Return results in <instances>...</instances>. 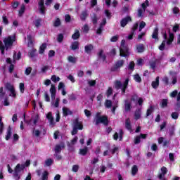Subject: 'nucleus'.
<instances>
[{
    "label": "nucleus",
    "mask_w": 180,
    "mask_h": 180,
    "mask_svg": "<svg viewBox=\"0 0 180 180\" xmlns=\"http://www.w3.org/2000/svg\"><path fill=\"white\" fill-rule=\"evenodd\" d=\"M26 167H30V160H27L25 161V163L24 165L18 164L15 169H14V173H13V178L15 180H19L20 179V175L19 174L20 172H22V171H24L25 168Z\"/></svg>",
    "instance_id": "nucleus-1"
},
{
    "label": "nucleus",
    "mask_w": 180,
    "mask_h": 180,
    "mask_svg": "<svg viewBox=\"0 0 180 180\" xmlns=\"http://www.w3.org/2000/svg\"><path fill=\"white\" fill-rule=\"evenodd\" d=\"M73 129L71 131L72 136H75L78 134V130H84V124L79 121V118L77 117L72 121Z\"/></svg>",
    "instance_id": "nucleus-2"
},
{
    "label": "nucleus",
    "mask_w": 180,
    "mask_h": 180,
    "mask_svg": "<svg viewBox=\"0 0 180 180\" xmlns=\"http://www.w3.org/2000/svg\"><path fill=\"white\" fill-rule=\"evenodd\" d=\"M94 122L96 126H98L100 123H102L104 126H108L109 124V120L108 119V116H101V112H96L94 117Z\"/></svg>",
    "instance_id": "nucleus-3"
},
{
    "label": "nucleus",
    "mask_w": 180,
    "mask_h": 180,
    "mask_svg": "<svg viewBox=\"0 0 180 180\" xmlns=\"http://www.w3.org/2000/svg\"><path fill=\"white\" fill-rule=\"evenodd\" d=\"M129 81L130 79L127 78L123 84L122 82L117 80L115 82V89H121L122 95H124L126 94V89H127V86H129Z\"/></svg>",
    "instance_id": "nucleus-4"
},
{
    "label": "nucleus",
    "mask_w": 180,
    "mask_h": 180,
    "mask_svg": "<svg viewBox=\"0 0 180 180\" xmlns=\"http://www.w3.org/2000/svg\"><path fill=\"white\" fill-rule=\"evenodd\" d=\"M126 41L124 39H122L121 41V45L120 47V57H129L130 56V52L129 51V47L125 45Z\"/></svg>",
    "instance_id": "nucleus-5"
},
{
    "label": "nucleus",
    "mask_w": 180,
    "mask_h": 180,
    "mask_svg": "<svg viewBox=\"0 0 180 180\" xmlns=\"http://www.w3.org/2000/svg\"><path fill=\"white\" fill-rule=\"evenodd\" d=\"M3 41L4 43V46L6 47V51H8V50H9V49H11V47H12V46H13V43H15V41H16V36L15 35L8 36V37L4 38Z\"/></svg>",
    "instance_id": "nucleus-6"
},
{
    "label": "nucleus",
    "mask_w": 180,
    "mask_h": 180,
    "mask_svg": "<svg viewBox=\"0 0 180 180\" xmlns=\"http://www.w3.org/2000/svg\"><path fill=\"white\" fill-rule=\"evenodd\" d=\"M123 65H124V60L122 59L117 60L115 65L110 68L111 72H116L117 71H119V69L122 68Z\"/></svg>",
    "instance_id": "nucleus-7"
},
{
    "label": "nucleus",
    "mask_w": 180,
    "mask_h": 180,
    "mask_svg": "<svg viewBox=\"0 0 180 180\" xmlns=\"http://www.w3.org/2000/svg\"><path fill=\"white\" fill-rule=\"evenodd\" d=\"M161 173L158 175V178L160 180H168L167 177H165V175H167V173L168 172V169L165 167H161Z\"/></svg>",
    "instance_id": "nucleus-8"
},
{
    "label": "nucleus",
    "mask_w": 180,
    "mask_h": 180,
    "mask_svg": "<svg viewBox=\"0 0 180 180\" xmlns=\"http://www.w3.org/2000/svg\"><path fill=\"white\" fill-rule=\"evenodd\" d=\"M129 22H133V19L130 15H127V17L122 18L120 20V26L121 27H126V25L129 23Z\"/></svg>",
    "instance_id": "nucleus-9"
},
{
    "label": "nucleus",
    "mask_w": 180,
    "mask_h": 180,
    "mask_svg": "<svg viewBox=\"0 0 180 180\" xmlns=\"http://www.w3.org/2000/svg\"><path fill=\"white\" fill-rule=\"evenodd\" d=\"M38 6L40 13H41V15H46V6H44V0H39Z\"/></svg>",
    "instance_id": "nucleus-10"
},
{
    "label": "nucleus",
    "mask_w": 180,
    "mask_h": 180,
    "mask_svg": "<svg viewBox=\"0 0 180 180\" xmlns=\"http://www.w3.org/2000/svg\"><path fill=\"white\" fill-rule=\"evenodd\" d=\"M64 149L65 148V143H64V142H61L60 144H57L55 146V153L56 154H60V153H61V149Z\"/></svg>",
    "instance_id": "nucleus-11"
},
{
    "label": "nucleus",
    "mask_w": 180,
    "mask_h": 180,
    "mask_svg": "<svg viewBox=\"0 0 180 180\" xmlns=\"http://www.w3.org/2000/svg\"><path fill=\"white\" fill-rule=\"evenodd\" d=\"M49 91L51 92V99H56V94H57L56 86L54 84H51Z\"/></svg>",
    "instance_id": "nucleus-12"
},
{
    "label": "nucleus",
    "mask_w": 180,
    "mask_h": 180,
    "mask_svg": "<svg viewBox=\"0 0 180 180\" xmlns=\"http://www.w3.org/2000/svg\"><path fill=\"white\" fill-rule=\"evenodd\" d=\"M37 56H39V53H37V49H32L28 52V57H30V58H34V57H37Z\"/></svg>",
    "instance_id": "nucleus-13"
},
{
    "label": "nucleus",
    "mask_w": 180,
    "mask_h": 180,
    "mask_svg": "<svg viewBox=\"0 0 180 180\" xmlns=\"http://www.w3.org/2000/svg\"><path fill=\"white\" fill-rule=\"evenodd\" d=\"M124 110L125 112H130L131 110V103L129 100L124 101Z\"/></svg>",
    "instance_id": "nucleus-14"
},
{
    "label": "nucleus",
    "mask_w": 180,
    "mask_h": 180,
    "mask_svg": "<svg viewBox=\"0 0 180 180\" xmlns=\"http://www.w3.org/2000/svg\"><path fill=\"white\" fill-rule=\"evenodd\" d=\"M92 50H94V45L92 44L86 45L84 46V53H86V54H91Z\"/></svg>",
    "instance_id": "nucleus-15"
},
{
    "label": "nucleus",
    "mask_w": 180,
    "mask_h": 180,
    "mask_svg": "<svg viewBox=\"0 0 180 180\" xmlns=\"http://www.w3.org/2000/svg\"><path fill=\"white\" fill-rule=\"evenodd\" d=\"M152 87L154 89H157V88H158V86H160V77H157L155 78V81H153L152 82Z\"/></svg>",
    "instance_id": "nucleus-16"
},
{
    "label": "nucleus",
    "mask_w": 180,
    "mask_h": 180,
    "mask_svg": "<svg viewBox=\"0 0 180 180\" xmlns=\"http://www.w3.org/2000/svg\"><path fill=\"white\" fill-rule=\"evenodd\" d=\"M62 110H63V116L65 117L72 115V111H71L68 108L63 107Z\"/></svg>",
    "instance_id": "nucleus-17"
},
{
    "label": "nucleus",
    "mask_w": 180,
    "mask_h": 180,
    "mask_svg": "<svg viewBox=\"0 0 180 180\" xmlns=\"http://www.w3.org/2000/svg\"><path fill=\"white\" fill-rule=\"evenodd\" d=\"M88 147L85 146L84 148H80L79 151V154L80 155H83V157H85L88 154Z\"/></svg>",
    "instance_id": "nucleus-18"
},
{
    "label": "nucleus",
    "mask_w": 180,
    "mask_h": 180,
    "mask_svg": "<svg viewBox=\"0 0 180 180\" xmlns=\"http://www.w3.org/2000/svg\"><path fill=\"white\" fill-rule=\"evenodd\" d=\"M46 119L49 120L50 124H54V117H53V113L51 112H48Z\"/></svg>",
    "instance_id": "nucleus-19"
},
{
    "label": "nucleus",
    "mask_w": 180,
    "mask_h": 180,
    "mask_svg": "<svg viewBox=\"0 0 180 180\" xmlns=\"http://www.w3.org/2000/svg\"><path fill=\"white\" fill-rule=\"evenodd\" d=\"M12 137V127L9 126L7 129L6 140L8 141Z\"/></svg>",
    "instance_id": "nucleus-20"
},
{
    "label": "nucleus",
    "mask_w": 180,
    "mask_h": 180,
    "mask_svg": "<svg viewBox=\"0 0 180 180\" xmlns=\"http://www.w3.org/2000/svg\"><path fill=\"white\" fill-rule=\"evenodd\" d=\"M79 37H81V33H79V30H75V33L72 35V39H73V40H78Z\"/></svg>",
    "instance_id": "nucleus-21"
},
{
    "label": "nucleus",
    "mask_w": 180,
    "mask_h": 180,
    "mask_svg": "<svg viewBox=\"0 0 180 180\" xmlns=\"http://www.w3.org/2000/svg\"><path fill=\"white\" fill-rule=\"evenodd\" d=\"M141 117V109L139 108L136 110L134 112V119L135 120H139Z\"/></svg>",
    "instance_id": "nucleus-22"
},
{
    "label": "nucleus",
    "mask_w": 180,
    "mask_h": 180,
    "mask_svg": "<svg viewBox=\"0 0 180 180\" xmlns=\"http://www.w3.org/2000/svg\"><path fill=\"white\" fill-rule=\"evenodd\" d=\"M174 35L173 33L169 32V39L167 41V44L168 46H171L172 44V41H174Z\"/></svg>",
    "instance_id": "nucleus-23"
},
{
    "label": "nucleus",
    "mask_w": 180,
    "mask_h": 180,
    "mask_svg": "<svg viewBox=\"0 0 180 180\" xmlns=\"http://www.w3.org/2000/svg\"><path fill=\"white\" fill-rule=\"evenodd\" d=\"M70 49L71 50H74V51L78 50V49H79V42L77 41L72 42L70 46Z\"/></svg>",
    "instance_id": "nucleus-24"
},
{
    "label": "nucleus",
    "mask_w": 180,
    "mask_h": 180,
    "mask_svg": "<svg viewBox=\"0 0 180 180\" xmlns=\"http://www.w3.org/2000/svg\"><path fill=\"white\" fill-rule=\"evenodd\" d=\"M125 127L127 130H129V131H131V124L130 122V118H127L125 121Z\"/></svg>",
    "instance_id": "nucleus-25"
},
{
    "label": "nucleus",
    "mask_w": 180,
    "mask_h": 180,
    "mask_svg": "<svg viewBox=\"0 0 180 180\" xmlns=\"http://www.w3.org/2000/svg\"><path fill=\"white\" fill-rule=\"evenodd\" d=\"M88 16H89V14L86 10L82 11L80 15L81 20L82 21L86 20V18H88Z\"/></svg>",
    "instance_id": "nucleus-26"
},
{
    "label": "nucleus",
    "mask_w": 180,
    "mask_h": 180,
    "mask_svg": "<svg viewBox=\"0 0 180 180\" xmlns=\"http://www.w3.org/2000/svg\"><path fill=\"white\" fill-rule=\"evenodd\" d=\"M46 49H47V44L46 43L42 44L39 47V54H44Z\"/></svg>",
    "instance_id": "nucleus-27"
},
{
    "label": "nucleus",
    "mask_w": 180,
    "mask_h": 180,
    "mask_svg": "<svg viewBox=\"0 0 180 180\" xmlns=\"http://www.w3.org/2000/svg\"><path fill=\"white\" fill-rule=\"evenodd\" d=\"M25 11H26V6H25V4H22L20 10L18 11V16L22 17L25 13Z\"/></svg>",
    "instance_id": "nucleus-28"
},
{
    "label": "nucleus",
    "mask_w": 180,
    "mask_h": 180,
    "mask_svg": "<svg viewBox=\"0 0 180 180\" xmlns=\"http://www.w3.org/2000/svg\"><path fill=\"white\" fill-rule=\"evenodd\" d=\"M152 39H155L158 41V28H155L152 34Z\"/></svg>",
    "instance_id": "nucleus-29"
},
{
    "label": "nucleus",
    "mask_w": 180,
    "mask_h": 180,
    "mask_svg": "<svg viewBox=\"0 0 180 180\" xmlns=\"http://www.w3.org/2000/svg\"><path fill=\"white\" fill-rule=\"evenodd\" d=\"M98 56L100 58H102L103 61H106V56L105 54H103V50H100L98 53Z\"/></svg>",
    "instance_id": "nucleus-30"
},
{
    "label": "nucleus",
    "mask_w": 180,
    "mask_h": 180,
    "mask_svg": "<svg viewBox=\"0 0 180 180\" xmlns=\"http://www.w3.org/2000/svg\"><path fill=\"white\" fill-rule=\"evenodd\" d=\"M136 49L138 53H143L144 52V45L143 44H140L136 46Z\"/></svg>",
    "instance_id": "nucleus-31"
},
{
    "label": "nucleus",
    "mask_w": 180,
    "mask_h": 180,
    "mask_svg": "<svg viewBox=\"0 0 180 180\" xmlns=\"http://www.w3.org/2000/svg\"><path fill=\"white\" fill-rule=\"evenodd\" d=\"M153 112H154V106L150 105V108L147 109L146 117H148V116H150Z\"/></svg>",
    "instance_id": "nucleus-32"
},
{
    "label": "nucleus",
    "mask_w": 180,
    "mask_h": 180,
    "mask_svg": "<svg viewBox=\"0 0 180 180\" xmlns=\"http://www.w3.org/2000/svg\"><path fill=\"white\" fill-rule=\"evenodd\" d=\"M20 58H22V53H20V51H18L16 55V51H14L13 60H20Z\"/></svg>",
    "instance_id": "nucleus-33"
},
{
    "label": "nucleus",
    "mask_w": 180,
    "mask_h": 180,
    "mask_svg": "<svg viewBox=\"0 0 180 180\" xmlns=\"http://www.w3.org/2000/svg\"><path fill=\"white\" fill-rule=\"evenodd\" d=\"M168 106V99H162L160 103L162 108H167Z\"/></svg>",
    "instance_id": "nucleus-34"
},
{
    "label": "nucleus",
    "mask_w": 180,
    "mask_h": 180,
    "mask_svg": "<svg viewBox=\"0 0 180 180\" xmlns=\"http://www.w3.org/2000/svg\"><path fill=\"white\" fill-rule=\"evenodd\" d=\"M91 19L93 25H96V23H98V16L96 13L93 14V16L91 17Z\"/></svg>",
    "instance_id": "nucleus-35"
},
{
    "label": "nucleus",
    "mask_w": 180,
    "mask_h": 180,
    "mask_svg": "<svg viewBox=\"0 0 180 180\" xmlns=\"http://www.w3.org/2000/svg\"><path fill=\"white\" fill-rule=\"evenodd\" d=\"M134 67H136L134 61H131L128 65V70L129 71H134Z\"/></svg>",
    "instance_id": "nucleus-36"
},
{
    "label": "nucleus",
    "mask_w": 180,
    "mask_h": 180,
    "mask_svg": "<svg viewBox=\"0 0 180 180\" xmlns=\"http://www.w3.org/2000/svg\"><path fill=\"white\" fill-rule=\"evenodd\" d=\"M68 60L69 63H72V64H75L77 63V58L70 56L68 57Z\"/></svg>",
    "instance_id": "nucleus-37"
},
{
    "label": "nucleus",
    "mask_w": 180,
    "mask_h": 180,
    "mask_svg": "<svg viewBox=\"0 0 180 180\" xmlns=\"http://www.w3.org/2000/svg\"><path fill=\"white\" fill-rule=\"evenodd\" d=\"M64 40V34H58L57 37V41L58 43H63Z\"/></svg>",
    "instance_id": "nucleus-38"
},
{
    "label": "nucleus",
    "mask_w": 180,
    "mask_h": 180,
    "mask_svg": "<svg viewBox=\"0 0 180 180\" xmlns=\"http://www.w3.org/2000/svg\"><path fill=\"white\" fill-rule=\"evenodd\" d=\"M137 172H139V167L137 165H134L131 168V174L134 176Z\"/></svg>",
    "instance_id": "nucleus-39"
},
{
    "label": "nucleus",
    "mask_w": 180,
    "mask_h": 180,
    "mask_svg": "<svg viewBox=\"0 0 180 180\" xmlns=\"http://www.w3.org/2000/svg\"><path fill=\"white\" fill-rule=\"evenodd\" d=\"M34 25H35V27H40L41 26V18L35 20Z\"/></svg>",
    "instance_id": "nucleus-40"
},
{
    "label": "nucleus",
    "mask_w": 180,
    "mask_h": 180,
    "mask_svg": "<svg viewBox=\"0 0 180 180\" xmlns=\"http://www.w3.org/2000/svg\"><path fill=\"white\" fill-rule=\"evenodd\" d=\"M105 94L107 98H109V96H111V95H113V89L112 87H108Z\"/></svg>",
    "instance_id": "nucleus-41"
},
{
    "label": "nucleus",
    "mask_w": 180,
    "mask_h": 180,
    "mask_svg": "<svg viewBox=\"0 0 180 180\" xmlns=\"http://www.w3.org/2000/svg\"><path fill=\"white\" fill-rule=\"evenodd\" d=\"M53 162H54V160L51 158H49L45 161L46 167H51V165H53Z\"/></svg>",
    "instance_id": "nucleus-42"
},
{
    "label": "nucleus",
    "mask_w": 180,
    "mask_h": 180,
    "mask_svg": "<svg viewBox=\"0 0 180 180\" xmlns=\"http://www.w3.org/2000/svg\"><path fill=\"white\" fill-rule=\"evenodd\" d=\"M167 44V41L163 40L160 46H159V50L160 51H164L165 50V44Z\"/></svg>",
    "instance_id": "nucleus-43"
},
{
    "label": "nucleus",
    "mask_w": 180,
    "mask_h": 180,
    "mask_svg": "<svg viewBox=\"0 0 180 180\" xmlns=\"http://www.w3.org/2000/svg\"><path fill=\"white\" fill-rule=\"evenodd\" d=\"M61 25V20H60V18H56V20L54 21L53 22V26L54 27H58V26Z\"/></svg>",
    "instance_id": "nucleus-44"
},
{
    "label": "nucleus",
    "mask_w": 180,
    "mask_h": 180,
    "mask_svg": "<svg viewBox=\"0 0 180 180\" xmlns=\"http://www.w3.org/2000/svg\"><path fill=\"white\" fill-rule=\"evenodd\" d=\"M162 81L165 85L168 86L169 85V78L168 77L165 76L162 79Z\"/></svg>",
    "instance_id": "nucleus-45"
},
{
    "label": "nucleus",
    "mask_w": 180,
    "mask_h": 180,
    "mask_svg": "<svg viewBox=\"0 0 180 180\" xmlns=\"http://www.w3.org/2000/svg\"><path fill=\"white\" fill-rule=\"evenodd\" d=\"M134 81H136V82H139V83L141 82V77H140V75L137 73L134 75Z\"/></svg>",
    "instance_id": "nucleus-46"
},
{
    "label": "nucleus",
    "mask_w": 180,
    "mask_h": 180,
    "mask_svg": "<svg viewBox=\"0 0 180 180\" xmlns=\"http://www.w3.org/2000/svg\"><path fill=\"white\" fill-rule=\"evenodd\" d=\"M42 180H48L49 179V172L48 171H44L42 174Z\"/></svg>",
    "instance_id": "nucleus-47"
},
{
    "label": "nucleus",
    "mask_w": 180,
    "mask_h": 180,
    "mask_svg": "<svg viewBox=\"0 0 180 180\" xmlns=\"http://www.w3.org/2000/svg\"><path fill=\"white\" fill-rule=\"evenodd\" d=\"M27 38L28 40V46H33V38L32 37V35L28 34Z\"/></svg>",
    "instance_id": "nucleus-48"
},
{
    "label": "nucleus",
    "mask_w": 180,
    "mask_h": 180,
    "mask_svg": "<svg viewBox=\"0 0 180 180\" xmlns=\"http://www.w3.org/2000/svg\"><path fill=\"white\" fill-rule=\"evenodd\" d=\"M5 86H6V89H8V91H11L12 89H15V87H13V85H12L9 82L6 83Z\"/></svg>",
    "instance_id": "nucleus-49"
},
{
    "label": "nucleus",
    "mask_w": 180,
    "mask_h": 180,
    "mask_svg": "<svg viewBox=\"0 0 180 180\" xmlns=\"http://www.w3.org/2000/svg\"><path fill=\"white\" fill-rule=\"evenodd\" d=\"M6 93L4 91V87L0 88V101H2L4 98H5V95Z\"/></svg>",
    "instance_id": "nucleus-50"
},
{
    "label": "nucleus",
    "mask_w": 180,
    "mask_h": 180,
    "mask_svg": "<svg viewBox=\"0 0 180 180\" xmlns=\"http://www.w3.org/2000/svg\"><path fill=\"white\" fill-rule=\"evenodd\" d=\"M105 106L108 109L112 108V101H110V100H105Z\"/></svg>",
    "instance_id": "nucleus-51"
},
{
    "label": "nucleus",
    "mask_w": 180,
    "mask_h": 180,
    "mask_svg": "<svg viewBox=\"0 0 180 180\" xmlns=\"http://www.w3.org/2000/svg\"><path fill=\"white\" fill-rule=\"evenodd\" d=\"M148 0H146L144 3L141 4L142 9H143V12H146V9H147V6H148Z\"/></svg>",
    "instance_id": "nucleus-52"
},
{
    "label": "nucleus",
    "mask_w": 180,
    "mask_h": 180,
    "mask_svg": "<svg viewBox=\"0 0 180 180\" xmlns=\"http://www.w3.org/2000/svg\"><path fill=\"white\" fill-rule=\"evenodd\" d=\"M150 68H152L153 71H155V67L157 65V62L155 61H151L149 63Z\"/></svg>",
    "instance_id": "nucleus-53"
},
{
    "label": "nucleus",
    "mask_w": 180,
    "mask_h": 180,
    "mask_svg": "<svg viewBox=\"0 0 180 180\" xmlns=\"http://www.w3.org/2000/svg\"><path fill=\"white\" fill-rule=\"evenodd\" d=\"M4 122H2V117H0V134H2V133H4Z\"/></svg>",
    "instance_id": "nucleus-54"
},
{
    "label": "nucleus",
    "mask_w": 180,
    "mask_h": 180,
    "mask_svg": "<svg viewBox=\"0 0 180 180\" xmlns=\"http://www.w3.org/2000/svg\"><path fill=\"white\" fill-rule=\"evenodd\" d=\"M172 118L174 120H178V117H179V114L177 112H173L171 115Z\"/></svg>",
    "instance_id": "nucleus-55"
},
{
    "label": "nucleus",
    "mask_w": 180,
    "mask_h": 180,
    "mask_svg": "<svg viewBox=\"0 0 180 180\" xmlns=\"http://www.w3.org/2000/svg\"><path fill=\"white\" fill-rule=\"evenodd\" d=\"M117 40H119V35H117V34L112 37L110 39L111 43H116V41H117Z\"/></svg>",
    "instance_id": "nucleus-56"
},
{
    "label": "nucleus",
    "mask_w": 180,
    "mask_h": 180,
    "mask_svg": "<svg viewBox=\"0 0 180 180\" xmlns=\"http://www.w3.org/2000/svg\"><path fill=\"white\" fill-rule=\"evenodd\" d=\"M137 29H139V22H136L134 25L131 32H132L133 33H136V30H137Z\"/></svg>",
    "instance_id": "nucleus-57"
},
{
    "label": "nucleus",
    "mask_w": 180,
    "mask_h": 180,
    "mask_svg": "<svg viewBox=\"0 0 180 180\" xmlns=\"http://www.w3.org/2000/svg\"><path fill=\"white\" fill-rule=\"evenodd\" d=\"M144 10L139 8L138 10V13H137V16L138 18H143V14L144 13Z\"/></svg>",
    "instance_id": "nucleus-58"
},
{
    "label": "nucleus",
    "mask_w": 180,
    "mask_h": 180,
    "mask_svg": "<svg viewBox=\"0 0 180 180\" xmlns=\"http://www.w3.org/2000/svg\"><path fill=\"white\" fill-rule=\"evenodd\" d=\"M51 79L53 82H58V81H60V77L56 75H52Z\"/></svg>",
    "instance_id": "nucleus-59"
},
{
    "label": "nucleus",
    "mask_w": 180,
    "mask_h": 180,
    "mask_svg": "<svg viewBox=\"0 0 180 180\" xmlns=\"http://www.w3.org/2000/svg\"><path fill=\"white\" fill-rule=\"evenodd\" d=\"M144 27H146V22L141 21L139 25V32H141Z\"/></svg>",
    "instance_id": "nucleus-60"
},
{
    "label": "nucleus",
    "mask_w": 180,
    "mask_h": 180,
    "mask_svg": "<svg viewBox=\"0 0 180 180\" xmlns=\"http://www.w3.org/2000/svg\"><path fill=\"white\" fill-rule=\"evenodd\" d=\"M141 141V138L139 136H137L134 141V144H140Z\"/></svg>",
    "instance_id": "nucleus-61"
},
{
    "label": "nucleus",
    "mask_w": 180,
    "mask_h": 180,
    "mask_svg": "<svg viewBox=\"0 0 180 180\" xmlns=\"http://www.w3.org/2000/svg\"><path fill=\"white\" fill-rule=\"evenodd\" d=\"M78 169H79V165H75L72 166V171L73 172H78Z\"/></svg>",
    "instance_id": "nucleus-62"
},
{
    "label": "nucleus",
    "mask_w": 180,
    "mask_h": 180,
    "mask_svg": "<svg viewBox=\"0 0 180 180\" xmlns=\"http://www.w3.org/2000/svg\"><path fill=\"white\" fill-rule=\"evenodd\" d=\"M31 73H32V67L27 68L25 72V75H30Z\"/></svg>",
    "instance_id": "nucleus-63"
},
{
    "label": "nucleus",
    "mask_w": 180,
    "mask_h": 180,
    "mask_svg": "<svg viewBox=\"0 0 180 180\" xmlns=\"http://www.w3.org/2000/svg\"><path fill=\"white\" fill-rule=\"evenodd\" d=\"M20 91L21 94L25 93V84L24 83H20Z\"/></svg>",
    "instance_id": "nucleus-64"
}]
</instances>
